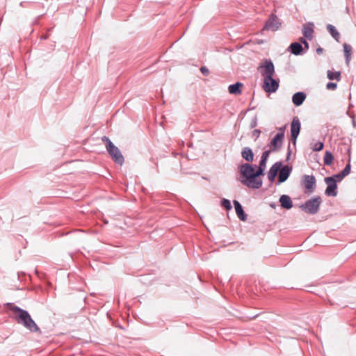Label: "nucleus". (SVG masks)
I'll list each match as a JSON object with an SVG mask.
<instances>
[{"mask_svg":"<svg viewBox=\"0 0 356 356\" xmlns=\"http://www.w3.org/2000/svg\"><path fill=\"white\" fill-rule=\"evenodd\" d=\"M282 163L281 162H277L273 166L270 168L268 173V178L270 181H273L278 171L282 167Z\"/></svg>","mask_w":356,"mask_h":356,"instance_id":"nucleus-13","label":"nucleus"},{"mask_svg":"<svg viewBox=\"0 0 356 356\" xmlns=\"http://www.w3.org/2000/svg\"><path fill=\"white\" fill-rule=\"evenodd\" d=\"M341 74L339 72H333L330 70L327 71V78L330 80L336 79L337 81L340 80Z\"/></svg>","mask_w":356,"mask_h":356,"instance_id":"nucleus-24","label":"nucleus"},{"mask_svg":"<svg viewBox=\"0 0 356 356\" xmlns=\"http://www.w3.org/2000/svg\"><path fill=\"white\" fill-rule=\"evenodd\" d=\"M300 131V122L298 117H294L293 118L291 124V140L293 143L295 144L297 140V138L299 135Z\"/></svg>","mask_w":356,"mask_h":356,"instance_id":"nucleus-9","label":"nucleus"},{"mask_svg":"<svg viewBox=\"0 0 356 356\" xmlns=\"http://www.w3.org/2000/svg\"><path fill=\"white\" fill-rule=\"evenodd\" d=\"M327 29L331 34V35L337 40L339 41V38L340 37L339 32L335 29V27L331 24H328L327 26Z\"/></svg>","mask_w":356,"mask_h":356,"instance_id":"nucleus-22","label":"nucleus"},{"mask_svg":"<svg viewBox=\"0 0 356 356\" xmlns=\"http://www.w3.org/2000/svg\"><path fill=\"white\" fill-rule=\"evenodd\" d=\"M291 52L294 55H300L302 51V47L298 42L291 43L289 46Z\"/></svg>","mask_w":356,"mask_h":356,"instance_id":"nucleus-18","label":"nucleus"},{"mask_svg":"<svg viewBox=\"0 0 356 356\" xmlns=\"http://www.w3.org/2000/svg\"><path fill=\"white\" fill-rule=\"evenodd\" d=\"M280 25L281 23L279 19L276 16L272 15L266 22L264 30L275 31L279 29Z\"/></svg>","mask_w":356,"mask_h":356,"instance_id":"nucleus-10","label":"nucleus"},{"mask_svg":"<svg viewBox=\"0 0 356 356\" xmlns=\"http://www.w3.org/2000/svg\"><path fill=\"white\" fill-rule=\"evenodd\" d=\"M321 204V198L320 197H314L307 200L301 206L302 209L307 213L316 214L320 208Z\"/></svg>","mask_w":356,"mask_h":356,"instance_id":"nucleus-4","label":"nucleus"},{"mask_svg":"<svg viewBox=\"0 0 356 356\" xmlns=\"http://www.w3.org/2000/svg\"><path fill=\"white\" fill-rule=\"evenodd\" d=\"M325 182L327 184L325 190V194L328 196L335 197L337 195V180L334 177H327L325 178Z\"/></svg>","mask_w":356,"mask_h":356,"instance_id":"nucleus-6","label":"nucleus"},{"mask_svg":"<svg viewBox=\"0 0 356 356\" xmlns=\"http://www.w3.org/2000/svg\"><path fill=\"white\" fill-rule=\"evenodd\" d=\"M306 98V95L302 92L295 93L292 97V102L296 106H300Z\"/></svg>","mask_w":356,"mask_h":356,"instance_id":"nucleus-15","label":"nucleus"},{"mask_svg":"<svg viewBox=\"0 0 356 356\" xmlns=\"http://www.w3.org/2000/svg\"><path fill=\"white\" fill-rule=\"evenodd\" d=\"M336 88H337V83H335L329 82L326 85V88L327 90H334V89H336Z\"/></svg>","mask_w":356,"mask_h":356,"instance_id":"nucleus-29","label":"nucleus"},{"mask_svg":"<svg viewBox=\"0 0 356 356\" xmlns=\"http://www.w3.org/2000/svg\"><path fill=\"white\" fill-rule=\"evenodd\" d=\"M258 70L264 79L268 76H273L275 74L274 65L270 60H266L264 63L258 67Z\"/></svg>","mask_w":356,"mask_h":356,"instance_id":"nucleus-5","label":"nucleus"},{"mask_svg":"<svg viewBox=\"0 0 356 356\" xmlns=\"http://www.w3.org/2000/svg\"><path fill=\"white\" fill-rule=\"evenodd\" d=\"M280 202L284 209H290L293 207V202L291 197L287 195H282L280 197Z\"/></svg>","mask_w":356,"mask_h":356,"instance_id":"nucleus-14","label":"nucleus"},{"mask_svg":"<svg viewBox=\"0 0 356 356\" xmlns=\"http://www.w3.org/2000/svg\"><path fill=\"white\" fill-rule=\"evenodd\" d=\"M243 84L240 82H237L234 84L229 86V92L233 95H240L241 93V88Z\"/></svg>","mask_w":356,"mask_h":356,"instance_id":"nucleus-17","label":"nucleus"},{"mask_svg":"<svg viewBox=\"0 0 356 356\" xmlns=\"http://www.w3.org/2000/svg\"><path fill=\"white\" fill-rule=\"evenodd\" d=\"M302 185L305 188L306 193H312L316 187V179L313 175H304L302 179Z\"/></svg>","mask_w":356,"mask_h":356,"instance_id":"nucleus-8","label":"nucleus"},{"mask_svg":"<svg viewBox=\"0 0 356 356\" xmlns=\"http://www.w3.org/2000/svg\"><path fill=\"white\" fill-rule=\"evenodd\" d=\"M102 140L106 142V149L114 161L120 165H122L124 163V157L119 149L115 147L107 137L104 136Z\"/></svg>","mask_w":356,"mask_h":356,"instance_id":"nucleus-3","label":"nucleus"},{"mask_svg":"<svg viewBox=\"0 0 356 356\" xmlns=\"http://www.w3.org/2000/svg\"><path fill=\"white\" fill-rule=\"evenodd\" d=\"M350 165L348 164L343 171L341 172V177H344L350 173Z\"/></svg>","mask_w":356,"mask_h":356,"instance_id":"nucleus-28","label":"nucleus"},{"mask_svg":"<svg viewBox=\"0 0 356 356\" xmlns=\"http://www.w3.org/2000/svg\"><path fill=\"white\" fill-rule=\"evenodd\" d=\"M222 206L223 207H225V209H227V210H230L232 209V205H231V202L229 200H227V199H223L222 200Z\"/></svg>","mask_w":356,"mask_h":356,"instance_id":"nucleus-27","label":"nucleus"},{"mask_svg":"<svg viewBox=\"0 0 356 356\" xmlns=\"http://www.w3.org/2000/svg\"><path fill=\"white\" fill-rule=\"evenodd\" d=\"M334 179L337 181H341L343 177H341V173L334 175Z\"/></svg>","mask_w":356,"mask_h":356,"instance_id":"nucleus-32","label":"nucleus"},{"mask_svg":"<svg viewBox=\"0 0 356 356\" xmlns=\"http://www.w3.org/2000/svg\"><path fill=\"white\" fill-rule=\"evenodd\" d=\"M324 145L322 142H316L312 145V148L314 151H321Z\"/></svg>","mask_w":356,"mask_h":356,"instance_id":"nucleus-26","label":"nucleus"},{"mask_svg":"<svg viewBox=\"0 0 356 356\" xmlns=\"http://www.w3.org/2000/svg\"><path fill=\"white\" fill-rule=\"evenodd\" d=\"M279 171L280 173L278 177V181L279 183H282L284 182L289 177L291 168L287 165H285L282 168L281 167Z\"/></svg>","mask_w":356,"mask_h":356,"instance_id":"nucleus-12","label":"nucleus"},{"mask_svg":"<svg viewBox=\"0 0 356 356\" xmlns=\"http://www.w3.org/2000/svg\"><path fill=\"white\" fill-rule=\"evenodd\" d=\"M270 154V151H264L261 155V159L268 160V158Z\"/></svg>","mask_w":356,"mask_h":356,"instance_id":"nucleus-30","label":"nucleus"},{"mask_svg":"<svg viewBox=\"0 0 356 356\" xmlns=\"http://www.w3.org/2000/svg\"><path fill=\"white\" fill-rule=\"evenodd\" d=\"M300 41L304 44L305 47L308 49L309 48V44L308 42L304 39V38H301L300 39Z\"/></svg>","mask_w":356,"mask_h":356,"instance_id":"nucleus-33","label":"nucleus"},{"mask_svg":"<svg viewBox=\"0 0 356 356\" xmlns=\"http://www.w3.org/2000/svg\"><path fill=\"white\" fill-rule=\"evenodd\" d=\"M234 204L236 213L238 218H240L243 221L245 220L246 215L245 214L243 207L241 205V204L238 201L234 200Z\"/></svg>","mask_w":356,"mask_h":356,"instance_id":"nucleus-16","label":"nucleus"},{"mask_svg":"<svg viewBox=\"0 0 356 356\" xmlns=\"http://www.w3.org/2000/svg\"><path fill=\"white\" fill-rule=\"evenodd\" d=\"M334 160L333 155L332 153L329 151L325 152V156L323 158V161L325 165H330L332 164Z\"/></svg>","mask_w":356,"mask_h":356,"instance_id":"nucleus-23","label":"nucleus"},{"mask_svg":"<svg viewBox=\"0 0 356 356\" xmlns=\"http://www.w3.org/2000/svg\"><path fill=\"white\" fill-rule=\"evenodd\" d=\"M351 50H352V47L350 44H343L344 55L346 57V62L347 65H348L350 61Z\"/></svg>","mask_w":356,"mask_h":356,"instance_id":"nucleus-20","label":"nucleus"},{"mask_svg":"<svg viewBox=\"0 0 356 356\" xmlns=\"http://www.w3.org/2000/svg\"><path fill=\"white\" fill-rule=\"evenodd\" d=\"M200 71L203 74H204L206 76L209 75V71L208 68H207L206 67H202L200 68Z\"/></svg>","mask_w":356,"mask_h":356,"instance_id":"nucleus-31","label":"nucleus"},{"mask_svg":"<svg viewBox=\"0 0 356 356\" xmlns=\"http://www.w3.org/2000/svg\"><path fill=\"white\" fill-rule=\"evenodd\" d=\"M323 48H321V47H318V48H317V49H316V53H317L318 54H321L323 53Z\"/></svg>","mask_w":356,"mask_h":356,"instance_id":"nucleus-34","label":"nucleus"},{"mask_svg":"<svg viewBox=\"0 0 356 356\" xmlns=\"http://www.w3.org/2000/svg\"><path fill=\"white\" fill-rule=\"evenodd\" d=\"M314 30L312 26H304L302 29V33L304 36L308 40H312L313 36Z\"/></svg>","mask_w":356,"mask_h":356,"instance_id":"nucleus-21","label":"nucleus"},{"mask_svg":"<svg viewBox=\"0 0 356 356\" xmlns=\"http://www.w3.org/2000/svg\"><path fill=\"white\" fill-rule=\"evenodd\" d=\"M11 311L14 314V317L19 324L22 325L26 329L33 332H40V330L32 319L27 311L24 310L17 306L11 307Z\"/></svg>","mask_w":356,"mask_h":356,"instance_id":"nucleus-2","label":"nucleus"},{"mask_svg":"<svg viewBox=\"0 0 356 356\" xmlns=\"http://www.w3.org/2000/svg\"><path fill=\"white\" fill-rule=\"evenodd\" d=\"M284 140L283 133H277L270 142V147L272 151L278 149L282 145Z\"/></svg>","mask_w":356,"mask_h":356,"instance_id":"nucleus-11","label":"nucleus"},{"mask_svg":"<svg viewBox=\"0 0 356 356\" xmlns=\"http://www.w3.org/2000/svg\"><path fill=\"white\" fill-rule=\"evenodd\" d=\"M259 133H260V131H258V130H257V129L254 131V134H257V136H258V135L259 134Z\"/></svg>","mask_w":356,"mask_h":356,"instance_id":"nucleus-36","label":"nucleus"},{"mask_svg":"<svg viewBox=\"0 0 356 356\" xmlns=\"http://www.w3.org/2000/svg\"><path fill=\"white\" fill-rule=\"evenodd\" d=\"M267 160L261 159L259 162V166L258 168V174L262 175L266 169Z\"/></svg>","mask_w":356,"mask_h":356,"instance_id":"nucleus-25","label":"nucleus"},{"mask_svg":"<svg viewBox=\"0 0 356 356\" xmlns=\"http://www.w3.org/2000/svg\"><path fill=\"white\" fill-rule=\"evenodd\" d=\"M279 88L278 81L274 79L273 76H268L264 79V90L267 92H275Z\"/></svg>","mask_w":356,"mask_h":356,"instance_id":"nucleus-7","label":"nucleus"},{"mask_svg":"<svg viewBox=\"0 0 356 356\" xmlns=\"http://www.w3.org/2000/svg\"><path fill=\"white\" fill-rule=\"evenodd\" d=\"M240 172L245 178L241 181L246 186L250 188L258 189L262 186V180L259 178L261 174H258V170H255L253 165L249 163L241 165Z\"/></svg>","mask_w":356,"mask_h":356,"instance_id":"nucleus-1","label":"nucleus"},{"mask_svg":"<svg viewBox=\"0 0 356 356\" xmlns=\"http://www.w3.org/2000/svg\"><path fill=\"white\" fill-rule=\"evenodd\" d=\"M285 128H286V126H284L283 127H281L279 129V130L280 131V133H283V135L284 136V130H285Z\"/></svg>","mask_w":356,"mask_h":356,"instance_id":"nucleus-35","label":"nucleus"},{"mask_svg":"<svg viewBox=\"0 0 356 356\" xmlns=\"http://www.w3.org/2000/svg\"><path fill=\"white\" fill-rule=\"evenodd\" d=\"M242 157L248 161H252L254 154L250 147H245L241 152Z\"/></svg>","mask_w":356,"mask_h":356,"instance_id":"nucleus-19","label":"nucleus"}]
</instances>
